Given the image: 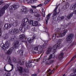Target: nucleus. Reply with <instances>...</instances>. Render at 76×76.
Returning <instances> with one entry per match:
<instances>
[{"label": "nucleus", "instance_id": "nucleus-41", "mask_svg": "<svg viewBox=\"0 0 76 76\" xmlns=\"http://www.w3.org/2000/svg\"><path fill=\"white\" fill-rule=\"evenodd\" d=\"M32 39H33V41H34V39H37V37L36 35H34L33 36Z\"/></svg>", "mask_w": 76, "mask_h": 76}, {"label": "nucleus", "instance_id": "nucleus-18", "mask_svg": "<svg viewBox=\"0 0 76 76\" xmlns=\"http://www.w3.org/2000/svg\"><path fill=\"white\" fill-rule=\"evenodd\" d=\"M56 37H58V34H57L56 33V34H53V36L52 37V39L54 41H55L56 40Z\"/></svg>", "mask_w": 76, "mask_h": 76}, {"label": "nucleus", "instance_id": "nucleus-47", "mask_svg": "<svg viewBox=\"0 0 76 76\" xmlns=\"http://www.w3.org/2000/svg\"><path fill=\"white\" fill-rule=\"evenodd\" d=\"M3 36L5 39H7L8 38V36L7 34H4Z\"/></svg>", "mask_w": 76, "mask_h": 76}, {"label": "nucleus", "instance_id": "nucleus-54", "mask_svg": "<svg viewBox=\"0 0 76 76\" xmlns=\"http://www.w3.org/2000/svg\"><path fill=\"white\" fill-rule=\"evenodd\" d=\"M41 53H42V52H41V51H38V54H41Z\"/></svg>", "mask_w": 76, "mask_h": 76}, {"label": "nucleus", "instance_id": "nucleus-39", "mask_svg": "<svg viewBox=\"0 0 76 76\" xmlns=\"http://www.w3.org/2000/svg\"><path fill=\"white\" fill-rule=\"evenodd\" d=\"M76 58V55H75L74 57H73L72 59H71L70 61L68 63V64H67V65H68V64H69V63H70V62L72 61V60H74Z\"/></svg>", "mask_w": 76, "mask_h": 76}, {"label": "nucleus", "instance_id": "nucleus-1", "mask_svg": "<svg viewBox=\"0 0 76 76\" xmlns=\"http://www.w3.org/2000/svg\"><path fill=\"white\" fill-rule=\"evenodd\" d=\"M56 33L58 35V37H64L65 35L66 34V33L67 32L68 30L67 29H65L64 31H62L61 32L60 34H59V33L61 31V29L59 28H57L55 30Z\"/></svg>", "mask_w": 76, "mask_h": 76}, {"label": "nucleus", "instance_id": "nucleus-44", "mask_svg": "<svg viewBox=\"0 0 76 76\" xmlns=\"http://www.w3.org/2000/svg\"><path fill=\"white\" fill-rule=\"evenodd\" d=\"M33 22L34 21L33 20H30L29 21H28V23L30 24H32Z\"/></svg>", "mask_w": 76, "mask_h": 76}, {"label": "nucleus", "instance_id": "nucleus-24", "mask_svg": "<svg viewBox=\"0 0 76 76\" xmlns=\"http://www.w3.org/2000/svg\"><path fill=\"white\" fill-rule=\"evenodd\" d=\"M37 1L38 0H26V1L27 3H33L35 1Z\"/></svg>", "mask_w": 76, "mask_h": 76}, {"label": "nucleus", "instance_id": "nucleus-22", "mask_svg": "<svg viewBox=\"0 0 76 76\" xmlns=\"http://www.w3.org/2000/svg\"><path fill=\"white\" fill-rule=\"evenodd\" d=\"M22 11L23 12L25 13H26L28 12V10L26 8L24 7V8L22 9Z\"/></svg>", "mask_w": 76, "mask_h": 76}, {"label": "nucleus", "instance_id": "nucleus-34", "mask_svg": "<svg viewBox=\"0 0 76 76\" xmlns=\"http://www.w3.org/2000/svg\"><path fill=\"white\" fill-rule=\"evenodd\" d=\"M25 37V35L24 34H21L19 36V38L20 39H23Z\"/></svg>", "mask_w": 76, "mask_h": 76}, {"label": "nucleus", "instance_id": "nucleus-35", "mask_svg": "<svg viewBox=\"0 0 76 76\" xmlns=\"http://www.w3.org/2000/svg\"><path fill=\"white\" fill-rule=\"evenodd\" d=\"M38 22L37 21H35L34 23L32 24L33 26H37L38 25Z\"/></svg>", "mask_w": 76, "mask_h": 76}, {"label": "nucleus", "instance_id": "nucleus-28", "mask_svg": "<svg viewBox=\"0 0 76 76\" xmlns=\"http://www.w3.org/2000/svg\"><path fill=\"white\" fill-rule=\"evenodd\" d=\"M54 60L53 59L50 60L48 61L47 64L48 65L50 64H52V63H53L54 62Z\"/></svg>", "mask_w": 76, "mask_h": 76}, {"label": "nucleus", "instance_id": "nucleus-51", "mask_svg": "<svg viewBox=\"0 0 76 76\" xmlns=\"http://www.w3.org/2000/svg\"><path fill=\"white\" fill-rule=\"evenodd\" d=\"M3 3V0H1L0 1V5H1V4H2V3Z\"/></svg>", "mask_w": 76, "mask_h": 76}, {"label": "nucleus", "instance_id": "nucleus-61", "mask_svg": "<svg viewBox=\"0 0 76 76\" xmlns=\"http://www.w3.org/2000/svg\"><path fill=\"white\" fill-rule=\"evenodd\" d=\"M47 29V27H45V29Z\"/></svg>", "mask_w": 76, "mask_h": 76}, {"label": "nucleus", "instance_id": "nucleus-52", "mask_svg": "<svg viewBox=\"0 0 76 76\" xmlns=\"http://www.w3.org/2000/svg\"><path fill=\"white\" fill-rule=\"evenodd\" d=\"M23 75L24 76H26V72H23Z\"/></svg>", "mask_w": 76, "mask_h": 76}, {"label": "nucleus", "instance_id": "nucleus-10", "mask_svg": "<svg viewBox=\"0 0 76 76\" xmlns=\"http://www.w3.org/2000/svg\"><path fill=\"white\" fill-rule=\"evenodd\" d=\"M13 61L15 63H16L18 62L20 65H23L24 64V62L23 61V62H21V61L20 59L18 60V61H17L16 59H14Z\"/></svg>", "mask_w": 76, "mask_h": 76}, {"label": "nucleus", "instance_id": "nucleus-59", "mask_svg": "<svg viewBox=\"0 0 76 76\" xmlns=\"http://www.w3.org/2000/svg\"><path fill=\"white\" fill-rule=\"evenodd\" d=\"M26 45L28 44V43H27V42H26Z\"/></svg>", "mask_w": 76, "mask_h": 76}, {"label": "nucleus", "instance_id": "nucleus-62", "mask_svg": "<svg viewBox=\"0 0 76 76\" xmlns=\"http://www.w3.org/2000/svg\"><path fill=\"white\" fill-rule=\"evenodd\" d=\"M35 13H37V12H36V11H35Z\"/></svg>", "mask_w": 76, "mask_h": 76}, {"label": "nucleus", "instance_id": "nucleus-2", "mask_svg": "<svg viewBox=\"0 0 76 76\" xmlns=\"http://www.w3.org/2000/svg\"><path fill=\"white\" fill-rule=\"evenodd\" d=\"M9 6V4H7L5 5L2 8L1 10L0 11V17L4 15V12H5V10L7 9Z\"/></svg>", "mask_w": 76, "mask_h": 76}, {"label": "nucleus", "instance_id": "nucleus-14", "mask_svg": "<svg viewBox=\"0 0 76 76\" xmlns=\"http://www.w3.org/2000/svg\"><path fill=\"white\" fill-rule=\"evenodd\" d=\"M10 64V65H11V66H12L11 69L9 71H8L7 70H6V65H7V64H6L5 65L4 68V71H5L6 72H11V71H12V70H13V69H14V67H13V64Z\"/></svg>", "mask_w": 76, "mask_h": 76}, {"label": "nucleus", "instance_id": "nucleus-57", "mask_svg": "<svg viewBox=\"0 0 76 76\" xmlns=\"http://www.w3.org/2000/svg\"><path fill=\"white\" fill-rule=\"evenodd\" d=\"M66 76V75L65 74H64L63 75V76Z\"/></svg>", "mask_w": 76, "mask_h": 76}, {"label": "nucleus", "instance_id": "nucleus-29", "mask_svg": "<svg viewBox=\"0 0 76 76\" xmlns=\"http://www.w3.org/2000/svg\"><path fill=\"white\" fill-rule=\"evenodd\" d=\"M47 44L45 42L42 45V46H41V48L42 49H42H44V48H45V46H47Z\"/></svg>", "mask_w": 76, "mask_h": 76}, {"label": "nucleus", "instance_id": "nucleus-20", "mask_svg": "<svg viewBox=\"0 0 76 76\" xmlns=\"http://www.w3.org/2000/svg\"><path fill=\"white\" fill-rule=\"evenodd\" d=\"M64 56V53H61L57 57L59 60H61V58H62Z\"/></svg>", "mask_w": 76, "mask_h": 76}, {"label": "nucleus", "instance_id": "nucleus-49", "mask_svg": "<svg viewBox=\"0 0 76 76\" xmlns=\"http://www.w3.org/2000/svg\"><path fill=\"white\" fill-rule=\"evenodd\" d=\"M31 7L33 8V9H36L37 8V7L35 6H32Z\"/></svg>", "mask_w": 76, "mask_h": 76}, {"label": "nucleus", "instance_id": "nucleus-45", "mask_svg": "<svg viewBox=\"0 0 76 76\" xmlns=\"http://www.w3.org/2000/svg\"><path fill=\"white\" fill-rule=\"evenodd\" d=\"M15 36H12L11 37V39H10L11 40H12V41H14V39H15Z\"/></svg>", "mask_w": 76, "mask_h": 76}, {"label": "nucleus", "instance_id": "nucleus-9", "mask_svg": "<svg viewBox=\"0 0 76 76\" xmlns=\"http://www.w3.org/2000/svg\"><path fill=\"white\" fill-rule=\"evenodd\" d=\"M54 49L51 47H49L48 49L46 52V54H49L50 53L53 52L54 51Z\"/></svg>", "mask_w": 76, "mask_h": 76}, {"label": "nucleus", "instance_id": "nucleus-21", "mask_svg": "<svg viewBox=\"0 0 76 76\" xmlns=\"http://www.w3.org/2000/svg\"><path fill=\"white\" fill-rule=\"evenodd\" d=\"M54 57V54L53 53H51L50 54V56L47 58V59L48 60H50V59H51V58H53V57Z\"/></svg>", "mask_w": 76, "mask_h": 76}, {"label": "nucleus", "instance_id": "nucleus-26", "mask_svg": "<svg viewBox=\"0 0 76 76\" xmlns=\"http://www.w3.org/2000/svg\"><path fill=\"white\" fill-rule=\"evenodd\" d=\"M12 59V58L10 56H8L7 57V59L8 60V62L9 63H11L12 62L11 61V59Z\"/></svg>", "mask_w": 76, "mask_h": 76}, {"label": "nucleus", "instance_id": "nucleus-56", "mask_svg": "<svg viewBox=\"0 0 76 76\" xmlns=\"http://www.w3.org/2000/svg\"><path fill=\"white\" fill-rule=\"evenodd\" d=\"M37 75L36 74H34L32 75V76H37Z\"/></svg>", "mask_w": 76, "mask_h": 76}, {"label": "nucleus", "instance_id": "nucleus-13", "mask_svg": "<svg viewBox=\"0 0 76 76\" xmlns=\"http://www.w3.org/2000/svg\"><path fill=\"white\" fill-rule=\"evenodd\" d=\"M18 6L16 5H13L10 7L9 8L11 10H15L18 8Z\"/></svg>", "mask_w": 76, "mask_h": 76}, {"label": "nucleus", "instance_id": "nucleus-48", "mask_svg": "<svg viewBox=\"0 0 76 76\" xmlns=\"http://www.w3.org/2000/svg\"><path fill=\"white\" fill-rule=\"evenodd\" d=\"M30 13H33V9H30Z\"/></svg>", "mask_w": 76, "mask_h": 76}, {"label": "nucleus", "instance_id": "nucleus-63", "mask_svg": "<svg viewBox=\"0 0 76 76\" xmlns=\"http://www.w3.org/2000/svg\"><path fill=\"white\" fill-rule=\"evenodd\" d=\"M64 50H65V49L64 50Z\"/></svg>", "mask_w": 76, "mask_h": 76}, {"label": "nucleus", "instance_id": "nucleus-37", "mask_svg": "<svg viewBox=\"0 0 76 76\" xmlns=\"http://www.w3.org/2000/svg\"><path fill=\"white\" fill-rule=\"evenodd\" d=\"M23 22H24V23H26L27 22H28V19L27 18H25L24 20H23Z\"/></svg>", "mask_w": 76, "mask_h": 76}, {"label": "nucleus", "instance_id": "nucleus-11", "mask_svg": "<svg viewBox=\"0 0 76 76\" xmlns=\"http://www.w3.org/2000/svg\"><path fill=\"white\" fill-rule=\"evenodd\" d=\"M19 42L17 41L15 42L14 43V46L12 48V49H14V50H15L17 47H18L19 46Z\"/></svg>", "mask_w": 76, "mask_h": 76}, {"label": "nucleus", "instance_id": "nucleus-30", "mask_svg": "<svg viewBox=\"0 0 76 76\" xmlns=\"http://www.w3.org/2000/svg\"><path fill=\"white\" fill-rule=\"evenodd\" d=\"M20 30L22 32H25V28L24 27H20Z\"/></svg>", "mask_w": 76, "mask_h": 76}, {"label": "nucleus", "instance_id": "nucleus-46", "mask_svg": "<svg viewBox=\"0 0 76 76\" xmlns=\"http://www.w3.org/2000/svg\"><path fill=\"white\" fill-rule=\"evenodd\" d=\"M13 26H16L17 25H18V23H16V22H15L13 23Z\"/></svg>", "mask_w": 76, "mask_h": 76}, {"label": "nucleus", "instance_id": "nucleus-42", "mask_svg": "<svg viewBox=\"0 0 76 76\" xmlns=\"http://www.w3.org/2000/svg\"><path fill=\"white\" fill-rule=\"evenodd\" d=\"M24 28H25V29H28V28H29V26L26 24Z\"/></svg>", "mask_w": 76, "mask_h": 76}, {"label": "nucleus", "instance_id": "nucleus-64", "mask_svg": "<svg viewBox=\"0 0 76 76\" xmlns=\"http://www.w3.org/2000/svg\"><path fill=\"white\" fill-rule=\"evenodd\" d=\"M12 0L15 1V0Z\"/></svg>", "mask_w": 76, "mask_h": 76}, {"label": "nucleus", "instance_id": "nucleus-38", "mask_svg": "<svg viewBox=\"0 0 76 76\" xmlns=\"http://www.w3.org/2000/svg\"><path fill=\"white\" fill-rule=\"evenodd\" d=\"M1 23H0V37L1 36V33L2 32V31H1Z\"/></svg>", "mask_w": 76, "mask_h": 76}, {"label": "nucleus", "instance_id": "nucleus-31", "mask_svg": "<svg viewBox=\"0 0 76 76\" xmlns=\"http://www.w3.org/2000/svg\"><path fill=\"white\" fill-rule=\"evenodd\" d=\"M73 13H70L67 16V18L69 19H70L72 18V16H73Z\"/></svg>", "mask_w": 76, "mask_h": 76}, {"label": "nucleus", "instance_id": "nucleus-36", "mask_svg": "<svg viewBox=\"0 0 76 76\" xmlns=\"http://www.w3.org/2000/svg\"><path fill=\"white\" fill-rule=\"evenodd\" d=\"M42 12L43 16L44 17L45 16V10L44 9H42Z\"/></svg>", "mask_w": 76, "mask_h": 76}, {"label": "nucleus", "instance_id": "nucleus-25", "mask_svg": "<svg viewBox=\"0 0 76 76\" xmlns=\"http://www.w3.org/2000/svg\"><path fill=\"white\" fill-rule=\"evenodd\" d=\"M50 71H51V70L50 69H49V70H48V72H47V73H48V75H51V74H53V73H54V70H52L50 72Z\"/></svg>", "mask_w": 76, "mask_h": 76}, {"label": "nucleus", "instance_id": "nucleus-58", "mask_svg": "<svg viewBox=\"0 0 76 76\" xmlns=\"http://www.w3.org/2000/svg\"><path fill=\"white\" fill-rule=\"evenodd\" d=\"M62 1L63 2H65V1L63 0Z\"/></svg>", "mask_w": 76, "mask_h": 76}, {"label": "nucleus", "instance_id": "nucleus-8", "mask_svg": "<svg viewBox=\"0 0 76 76\" xmlns=\"http://www.w3.org/2000/svg\"><path fill=\"white\" fill-rule=\"evenodd\" d=\"M11 27L12 24L9 23L6 24L4 25L3 27V29L4 30H8Z\"/></svg>", "mask_w": 76, "mask_h": 76}, {"label": "nucleus", "instance_id": "nucleus-15", "mask_svg": "<svg viewBox=\"0 0 76 76\" xmlns=\"http://www.w3.org/2000/svg\"><path fill=\"white\" fill-rule=\"evenodd\" d=\"M13 50H15L13 49H12V48L11 49H10L7 52V54L8 55H10L12 54V51Z\"/></svg>", "mask_w": 76, "mask_h": 76}, {"label": "nucleus", "instance_id": "nucleus-5", "mask_svg": "<svg viewBox=\"0 0 76 76\" xmlns=\"http://www.w3.org/2000/svg\"><path fill=\"white\" fill-rule=\"evenodd\" d=\"M74 35L72 34H69L68 37L66 38V41L69 44L72 42V39Z\"/></svg>", "mask_w": 76, "mask_h": 76}, {"label": "nucleus", "instance_id": "nucleus-27", "mask_svg": "<svg viewBox=\"0 0 76 76\" xmlns=\"http://www.w3.org/2000/svg\"><path fill=\"white\" fill-rule=\"evenodd\" d=\"M18 53L20 54V56H23V50H21L18 51Z\"/></svg>", "mask_w": 76, "mask_h": 76}, {"label": "nucleus", "instance_id": "nucleus-33", "mask_svg": "<svg viewBox=\"0 0 76 76\" xmlns=\"http://www.w3.org/2000/svg\"><path fill=\"white\" fill-rule=\"evenodd\" d=\"M29 43H32L33 41V39H31V38H29L27 39Z\"/></svg>", "mask_w": 76, "mask_h": 76}, {"label": "nucleus", "instance_id": "nucleus-17", "mask_svg": "<svg viewBox=\"0 0 76 76\" xmlns=\"http://www.w3.org/2000/svg\"><path fill=\"white\" fill-rule=\"evenodd\" d=\"M69 3H67L66 4L64 5L62 7V9L63 10H66V9H67L68 7H69Z\"/></svg>", "mask_w": 76, "mask_h": 76}, {"label": "nucleus", "instance_id": "nucleus-16", "mask_svg": "<svg viewBox=\"0 0 76 76\" xmlns=\"http://www.w3.org/2000/svg\"><path fill=\"white\" fill-rule=\"evenodd\" d=\"M60 47V44L59 43H57L53 47V48L54 50L57 49L58 47Z\"/></svg>", "mask_w": 76, "mask_h": 76}, {"label": "nucleus", "instance_id": "nucleus-23", "mask_svg": "<svg viewBox=\"0 0 76 76\" xmlns=\"http://www.w3.org/2000/svg\"><path fill=\"white\" fill-rule=\"evenodd\" d=\"M23 68L21 66H19L18 68V70L19 73H22L23 72V70H22Z\"/></svg>", "mask_w": 76, "mask_h": 76}, {"label": "nucleus", "instance_id": "nucleus-6", "mask_svg": "<svg viewBox=\"0 0 76 76\" xmlns=\"http://www.w3.org/2000/svg\"><path fill=\"white\" fill-rule=\"evenodd\" d=\"M10 33L11 35H15L19 33V30L17 28H13L10 30Z\"/></svg>", "mask_w": 76, "mask_h": 76}, {"label": "nucleus", "instance_id": "nucleus-12", "mask_svg": "<svg viewBox=\"0 0 76 76\" xmlns=\"http://www.w3.org/2000/svg\"><path fill=\"white\" fill-rule=\"evenodd\" d=\"M34 50L36 51H41L42 49L41 46L39 45L36 46L34 48Z\"/></svg>", "mask_w": 76, "mask_h": 76}, {"label": "nucleus", "instance_id": "nucleus-55", "mask_svg": "<svg viewBox=\"0 0 76 76\" xmlns=\"http://www.w3.org/2000/svg\"><path fill=\"white\" fill-rule=\"evenodd\" d=\"M48 1H47L45 2V4H47V3H48Z\"/></svg>", "mask_w": 76, "mask_h": 76}, {"label": "nucleus", "instance_id": "nucleus-60", "mask_svg": "<svg viewBox=\"0 0 76 76\" xmlns=\"http://www.w3.org/2000/svg\"><path fill=\"white\" fill-rule=\"evenodd\" d=\"M75 72H76V69L75 70Z\"/></svg>", "mask_w": 76, "mask_h": 76}, {"label": "nucleus", "instance_id": "nucleus-19", "mask_svg": "<svg viewBox=\"0 0 76 76\" xmlns=\"http://www.w3.org/2000/svg\"><path fill=\"white\" fill-rule=\"evenodd\" d=\"M51 15V14H49L47 15L46 18V25H47V23H48V20H49L50 19V15Z\"/></svg>", "mask_w": 76, "mask_h": 76}, {"label": "nucleus", "instance_id": "nucleus-43", "mask_svg": "<svg viewBox=\"0 0 76 76\" xmlns=\"http://www.w3.org/2000/svg\"><path fill=\"white\" fill-rule=\"evenodd\" d=\"M47 56H45L44 57V59L43 60L42 63H43V62L45 61H46V60H47Z\"/></svg>", "mask_w": 76, "mask_h": 76}, {"label": "nucleus", "instance_id": "nucleus-4", "mask_svg": "<svg viewBox=\"0 0 76 76\" xmlns=\"http://www.w3.org/2000/svg\"><path fill=\"white\" fill-rule=\"evenodd\" d=\"M10 45V44L8 41L7 42L5 43L4 44H2L1 45V47L2 48H3V49L5 50V49H7L9 48V47Z\"/></svg>", "mask_w": 76, "mask_h": 76}, {"label": "nucleus", "instance_id": "nucleus-32", "mask_svg": "<svg viewBox=\"0 0 76 76\" xmlns=\"http://www.w3.org/2000/svg\"><path fill=\"white\" fill-rule=\"evenodd\" d=\"M65 19V17L64 16H61L58 18L59 20H63Z\"/></svg>", "mask_w": 76, "mask_h": 76}, {"label": "nucleus", "instance_id": "nucleus-7", "mask_svg": "<svg viewBox=\"0 0 76 76\" xmlns=\"http://www.w3.org/2000/svg\"><path fill=\"white\" fill-rule=\"evenodd\" d=\"M57 7H56L54 10L52 16V18L54 20L56 18V15H57Z\"/></svg>", "mask_w": 76, "mask_h": 76}, {"label": "nucleus", "instance_id": "nucleus-3", "mask_svg": "<svg viewBox=\"0 0 76 76\" xmlns=\"http://www.w3.org/2000/svg\"><path fill=\"white\" fill-rule=\"evenodd\" d=\"M39 60H40V58L36 60L34 59V62H32V60L31 61L28 62V64L26 62V65L27 67H28V66H29V67H32V66H33L32 65V63H35V62H37V61H39Z\"/></svg>", "mask_w": 76, "mask_h": 76}, {"label": "nucleus", "instance_id": "nucleus-40", "mask_svg": "<svg viewBox=\"0 0 76 76\" xmlns=\"http://www.w3.org/2000/svg\"><path fill=\"white\" fill-rule=\"evenodd\" d=\"M26 23H24V22H23L22 23V27H24V28L26 25Z\"/></svg>", "mask_w": 76, "mask_h": 76}, {"label": "nucleus", "instance_id": "nucleus-53", "mask_svg": "<svg viewBox=\"0 0 76 76\" xmlns=\"http://www.w3.org/2000/svg\"><path fill=\"white\" fill-rule=\"evenodd\" d=\"M42 6V4H39L38 5L37 7H41V6Z\"/></svg>", "mask_w": 76, "mask_h": 76}, {"label": "nucleus", "instance_id": "nucleus-50", "mask_svg": "<svg viewBox=\"0 0 76 76\" xmlns=\"http://www.w3.org/2000/svg\"><path fill=\"white\" fill-rule=\"evenodd\" d=\"M36 17H39L40 16H41V15H40L39 14H37L36 15H35Z\"/></svg>", "mask_w": 76, "mask_h": 76}]
</instances>
